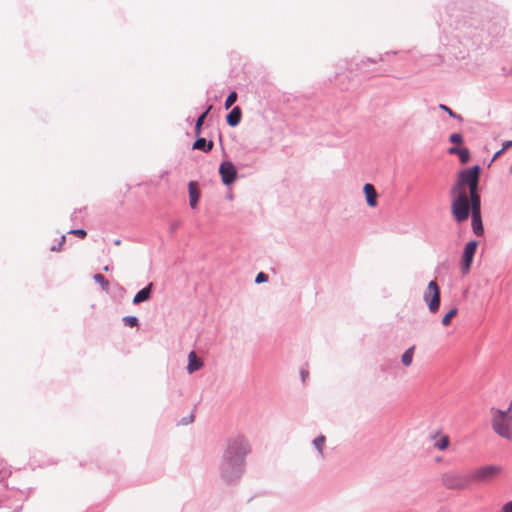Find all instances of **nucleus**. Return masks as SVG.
Returning <instances> with one entry per match:
<instances>
[{
  "label": "nucleus",
  "mask_w": 512,
  "mask_h": 512,
  "mask_svg": "<svg viewBox=\"0 0 512 512\" xmlns=\"http://www.w3.org/2000/svg\"><path fill=\"white\" fill-rule=\"evenodd\" d=\"M250 452L251 446L245 436L238 434L226 439L218 464L219 476L224 483L231 485L240 481Z\"/></svg>",
  "instance_id": "1"
},
{
  "label": "nucleus",
  "mask_w": 512,
  "mask_h": 512,
  "mask_svg": "<svg viewBox=\"0 0 512 512\" xmlns=\"http://www.w3.org/2000/svg\"><path fill=\"white\" fill-rule=\"evenodd\" d=\"M491 422L497 435L512 440V404L507 410L492 409Z\"/></svg>",
  "instance_id": "2"
},
{
  "label": "nucleus",
  "mask_w": 512,
  "mask_h": 512,
  "mask_svg": "<svg viewBox=\"0 0 512 512\" xmlns=\"http://www.w3.org/2000/svg\"><path fill=\"white\" fill-rule=\"evenodd\" d=\"M456 197L451 204V210L457 222L461 223L468 219L470 214L469 197L465 191L456 192Z\"/></svg>",
  "instance_id": "3"
},
{
  "label": "nucleus",
  "mask_w": 512,
  "mask_h": 512,
  "mask_svg": "<svg viewBox=\"0 0 512 512\" xmlns=\"http://www.w3.org/2000/svg\"><path fill=\"white\" fill-rule=\"evenodd\" d=\"M503 472L499 465H484L476 468L470 473L471 483H485L495 479Z\"/></svg>",
  "instance_id": "4"
},
{
  "label": "nucleus",
  "mask_w": 512,
  "mask_h": 512,
  "mask_svg": "<svg viewBox=\"0 0 512 512\" xmlns=\"http://www.w3.org/2000/svg\"><path fill=\"white\" fill-rule=\"evenodd\" d=\"M423 300L427 304L430 313L435 314L439 311L441 296L439 286L435 280L428 283V286L423 293Z\"/></svg>",
  "instance_id": "5"
},
{
  "label": "nucleus",
  "mask_w": 512,
  "mask_h": 512,
  "mask_svg": "<svg viewBox=\"0 0 512 512\" xmlns=\"http://www.w3.org/2000/svg\"><path fill=\"white\" fill-rule=\"evenodd\" d=\"M441 482L447 489L463 490L471 483L470 474L461 475L456 472H446L442 475Z\"/></svg>",
  "instance_id": "6"
},
{
  "label": "nucleus",
  "mask_w": 512,
  "mask_h": 512,
  "mask_svg": "<svg viewBox=\"0 0 512 512\" xmlns=\"http://www.w3.org/2000/svg\"><path fill=\"white\" fill-rule=\"evenodd\" d=\"M479 176L480 167L478 165L460 171V173L458 174L457 183L451 189V194H456V192L463 191L461 188L464 185H468L473 182L479 181Z\"/></svg>",
  "instance_id": "7"
},
{
  "label": "nucleus",
  "mask_w": 512,
  "mask_h": 512,
  "mask_svg": "<svg viewBox=\"0 0 512 512\" xmlns=\"http://www.w3.org/2000/svg\"><path fill=\"white\" fill-rule=\"evenodd\" d=\"M219 174L221 175L223 184L230 185L237 177V170L232 162L224 161L220 164Z\"/></svg>",
  "instance_id": "8"
},
{
  "label": "nucleus",
  "mask_w": 512,
  "mask_h": 512,
  "mask_svg": "<svg viewBox=\"0 0 512 512\" xmlns=\"http://www.w3.org/2000/svg\"><path fill=\"white\" fill-rule=\"evenodd\" d=\"M477 245H478L477 241H474V240L469 241L465 245L463 255H462V264H461L463 273H467L470 270L471 264L473 262V258H474V255H475V252L477 249Z\"/></svg>",
  "instance_id": "9"
},
{
  "label": "nucleus",
  "mask_w": 512,
  "mask_h": 512,
  "mask_svg": "<svg viewBox=\"0 0 512 512\" xmlns=\"http://www.w3.org/2000/svg\"><path fill=\"white\" fill-rule=\"evenodd\" d=\"M153 288V283H149L146 287L141 289L136 293V295L133 298V304L137 305L142 302L148 301L151 297V291Z\"/></svg>",
  "instance_id": "10"
},
{
  "label": "nucleus",
  "mask_w": 512,
  "mask_h": 512,
  "mask_svg": "<svg viewBox=\"0 0 512 512\" xmlns=\"http://www.w3.org/2000/svg\"><path fill=\"white\" fill-rule=\"evenodd\" d=\"M363 191L365 193L368 206L375 207L377 205V192L374 186L370 183H366L363 187Z\"/></svg>",
  "instance_id": "11"
},
{
  "label": "nucleus",
  "mask_w": 512,
  "mask_h": 512,
  "mask_svg": "<svg viewBox=\"0 0 512 512\" xmlns=\"http://www.w3.org/2000/svg\"><path fill=\"white\" fill-rule=\"evenodd\" d=\"M203 361L199 359L194 351H191L188 354V365H187V371L189 374H192L202 368Z\"/></svg>",
  "instance_id": "12"
},
{
  "label": "nucleus",
  "mask_w": 512,
  "mask_h": 512,
  "mask_svg": "<svg viewBox=\"0 0 512 512\" xmlns=\"http://www.w3.org/2000/svg\"><path fill=\"white\" fill-rule=\"evenodd\" d=\"M434 440L433 446L438 450H445L449 445V437L447 435H443L440 432H436L431 436Z\"/></svg>",
  "instance_id": "13"
},
{
  "label": "nucleus",
  "mask_w": 512,
  "mask_h": 512,
  "mask_svg": "<svg viewBox=\"0 0 512 512\" xmlns=\"http://www.w3.org/2000/svg\"><path fill=\"white\" fill-rule=\"evenodd\" d=\"M241 116V109L238 106H236L228 113V115L226 116V121L229 126L235 127L240 123Z\"/></svg>",
  "instance_id": "14"
},
{
  "label": "nucleus",
  "mask_w": 512,
  "mask_h": 512,
  "mask_svg": "<svg viewBox=\"0 0 512 512\" xmlns=\"http://www.w3.org/2000/svg\"><path fill=\"white\" fill-rule=\"evenodd\" d=\"M188 191H189V205L191 208H195L197 206V203H198L199 197H200V193L197 190L195 182L189 183Z\"/></svg>",
  "instance_id": "15"
},
{
  "label": "nucleus",
  "mask_w": 512,
  "mask_h": 512,
  "mask_svg": "<svg viewBox=\"0 0 512 512\" xmlns=\"http://www.w3.org/2000/svg\"><path fill=\"white\" fill-rule=\"evenodd\" d=\"M472 230L477 236H482L484 228L481 220V213H472Z\"/></svg>",
  "instance_id": "16"
},
{
  "label": "nucleus",
  "mask_w": 512,
  "mask_h": 512,
  "mask_svg": "<svg viewBox=\"0 0 512 512\" xmlns=\"http://www.w3.org/2000/svg\"><path fill=\"white\" fill-rule=\"evenodd\" d=\"M213 148V142L207 141L205 138H197V140L193 144V149L202 150L204 152H209Z\"/></svg>",
  "instance_id": "17"
},
{
  "label": "nucleus",
  "mask_w": 512,
  "mask_h": 512,
  "mask_svg": "<svg viewBox=\"0 0 512 512\" xmlns=\"http://www.w3.org/2000/svg\"><path fill=\"white\" fill-rule=\"evenodd\" d=\"M471 213H481V199L479 195L468 196Z\"/></svg>",
  "instance_id": "18"
},
{
  "label": "nucleus",
  "mask_w": 512,
  "mask_h": 512,
  "mask_svg": "<svg viewBox=\"0 0 512 512\" xmlns=\"http://www.w3.org/2000/svg\"><path fill=\"white\" fill-rule=\"evenodd\" d=\"M325 443H326V438L324 435H319L312 442L314 448L317 450L320 457H323V455H324L323 450L325 447Z\"/></svg>",
  "instance_id": "19"
},
{
  "label": "nucleus",
  "mask_w": 512,
  "mask_h": 512,
  "mask_svg": "<svg viewBox=\"0 0 512 512\" xmlns=\"http://www.w3.org/2000/svg\"><path fill=\"white\" fill-rule=\"evenodd\" d=\"M414 355V346L405 350V352L401 356V362L404 366L408 367L412 364Z\"/></svg>",
  "instance_id": "20"
},
{
  "label": "nucleus",
  "mask_w": 512,
  "mask_h": 512,
  "mask_svg": "<svg viewBox=\"0 0 512 512\" xmlns=\"http://www.w3.org/2000/svg\"><path fill=\"white\" fill-rule=\"evenodd\" d=\"M458 313L457 307H452L442 318L441 324L443 326H448L451 323L453 317H455Z\"/></svg>",
  "instance_id": "21"
},
{
  "label": "nucleus",
  "mask_w": 512,
  "mask_h": 512,
  "mask_svg": "<svg viewBox=\"0 0 512 512\" xmlns=\"http://www.w3.org/2000/svg\"><path fill=\"white\" fill-rule=\"evenodd\" d=\"M93 279L96 283H98L101 286V288L105 292L109 291V282L105 279V277L102 274H100V273L94 274Z\"/></svg>",
  "instance_id": "22"
},
{
  "label": "nucleus",
  "mask_w": 512,
  "mask_h": 512,
  "mask_svg": "<svg viewBox=\"0 0 512 512\" xmlns=\"http://www.w3.org/2000/svg\"><path fill=\"white\" fill-rule=\"evenodd\" d=\"M211 106L207 108L205 112H203L197 119L196 125H195V134L198 136L201 133V127L204 122L205 117L207 116L208 112L210 111Z\"/></svg>",
  "instance_id": "23"
},
{
  "label": "nucleus",
  "mask_w": 512,
  "mask_h": 512,
  "mask_svg": "<svg viewBox=\"0 0 512 512\" xmlns=\"http://www.w3.org/2000/svg\"><path fill=\"white\" fill-rule=\"evenodd\" d=\"M458 156H459L461 163L465 164L470 159V152L467 148L462 147L460 152L458 153Z\"/></svg>",
  "instance_id": "24"
},
{
  "label": "nucleus",
  "mask_w": 512,
  "mask_h": 512,
  "mask_svg": "<svg viewBox=\"0 0 512 512\" xmlns=\"http://www.w3.org/2000/svg\"><path fill=\"white\" fill-rule=\"evenodd\" d=\"M122 320L125 325L130 326V327H135L139 323L138 318L136 316H125V317H123Z\"/></svg>",
  "instance_id": "25"
},
{
  "label": "nucleus",
  "mask_w": 512,
  "mask_h": 512,
  "mask_svg": "<svg viewBox=\"0 0 512 512\" xmlns=\"http://www.w3.org/2000/svg\"><path fill=\"white\" fill-rule=\"evenodd\" d=\"M236 100H237V93L234 91L229 93V95L227 96L226 101H225V108L229 109L236 102Z\"/></svg>",
  "instance_id": "26"
},
{
  "label": "nucleus",
  "mask_w": 512,
  "mask_h": 512,
  "mask_svg": "<svg viewBox=\"0 0 512 512\" xmlns=\"http://www.w3.org/2000/svg\"><path fill=\"white\" fill-rule=\"evenodd\" d=\"M439 108L443 111H445L450 117L461 120V116L453 112L448 106L444 104H440Z\"/></svg>",
  "instance_id": "27"
},
{
  "label": "nucleus",
  "mask_w": 512,
  "mask_h": 512,
  "mask_svg": "<svg viewBox=\"0 0 512 512\" xmlns=\"http://www.w3.org/2000/svg\"><path fill=\"white\" fill-rule=\"evenodd\" d=\"M449 141L454 144H461L463 142V137L459 133H453L449 136Z\"/></svg>",
  "instance_id": "28"
},
{
  "label": "nucleus",
  "mask_w": 512,
  "mask_h": 512,
  "mask_svg": "<svg viewBox=\"0 0 512 512\" xmlns=\"http://www.w3.org/2000/svg\"><path fill=\"white\" fill-rule=\"evenodd\" d=\"M478 184H479V181H476V182H473V183L467 185L469 187V192H470L469 196L479 195L478 194Z\"/></svg>",
  "instance_id": "29"
},
{
  "label": "nucleus",
  "mask_w": 512,
  "mask_h": 512,
  "mask_svg": "<svg viewBox=\"0 0 512 512\" xmlns=\"http://www.w3.org/2000/svg\"><path fill=\"white\" fill-rule=\"evenodd\" d=\"M267 281H268V275L263 273V272L258 273L256 278H255V282L257 284L264 283V282H267Z\"/></svg>",
  "instance_id": "30"
},
{
  "label": "nucleus",
  "mask_w": 512,
  "mask_h": 512,
  "mask_svg": "<svg viewBox=\"0 0 512 512\" xmlns=\"http://www.w3.org/2000/svg\"><path fill=\"white\" fill-rule=\"evenodd\" d=\"M70 234H74V235H77L81 238L85 237L86 236V231L84 229H75V230H70L69 231Z\"/></svg>",
  "instance_id": "31"
},
{
  "label": "nucleus",
  "mask_w": 512,
  "mask_h": 512,
  "mask_svg": "<svg viewBox=\"0 0 512 512\" xmlns=\"http://www.w3.org/2000/svg\"><path fill=\"white\" fill-rule=\"evenodd\" d=\"M501 512H512V501L503 505Z\"/></svg>",
  "instance_id": "32"
},
{
  "label": "nucleus",
  "mask_w": 512,
  "mask_h": 512,
  "mask_svg": "<svg viewBox=\"0 0 512 512\" xmlns=\"http://www.w3.org/2000/svg\"><path fill=\"white\" fill-rule=\"evenodd\" d=\"M511 146H512V140H511V141H505V142L502 144L501 151H505V150H507L508 148H510Z\"/></svg>",
  "instance_id": "33"
},
{
  "label": "nucleus",
  "mask_w": 512,
  "mask_h": 512,
  "mask_svg": "<svg viewBox=\"0 0 512 512\" xmlns=\"http://www.w3.org/2000/svg\"><path fill=\"white\" fill-rule=\"evenodd\" d=\"M64 241H65V236L63 235V236L61 237V242L59 243V245H58V246H52V247H51V250H52V251H58V250H60V249H61V245H62V243H63Z\"/></svg>",
  "instance_id": "34"
},
{
  "label": "nucleus",
  "mask_w": 512,
  "mask_h": 512,
  "mask_svg": "<svg viewBox=\"0 0 512 512\" xmlns=\"http://www.w3.org/2000/svg\"><path fill=\"white\" fill-rule=\"evenodd\" d=\"M461 148H458V147H451L449 148L448 152L450 154H455V155H458V153L460 152Z\"/></svg>",
  "instance_id": "35"
},
{
  "label": "nucleus",
  "mask_w": 512,
  "mask_h": 512,
  "mask_svg": "<svg viewBox=\"0 0 512 512\" xmlns=\"http://www.w3.org/2000/svg\"><path fill=\"white\" fill-rule=\"evenodd\" d=\"M504 151H501V149L499 151H497L494 156H493V160L497 159Z\"/></svg>",
  "instance_id": "36"
},
{
  "label": "nucleus",
  "mask_w": 512,
  "mask_h": 512,
  "mask_svg": "<svg viewBox=\"0 0 512 512\" xmlns=\"http://www.w3.org/2000/svg\"><path fill=\"white\" fill-rule=\"evenodd\" d=\"M307 375H308V372H306V371H301V377H302V379H303V380L305 379V377H306Z\"/></svg>",
  "instance_id": "37"
},
{
  "label": "nucleus",
  "mask_w": 512,
  "mask_h": 512,
  "mask_svg": "<svg viewBox=\"0 0 512 512\" xmlns=\"http://www.w3.org/2000/svg\"><path fill=\"white\" fill-rule=\"evenodd\" d=\"M381 60H382V56H379L378 59L371 60V62L376 63V62L381 61Z\"/></svg>",
  "instance_id": "38"
},
{
  "label": "nucleus",
  "mask_w": 512,
  "mask_h": 512,
  "mask_svg": "<svg viewBox=\"0 0 512 512\" xmlns=\"http://www.w3.org/2000/svg\"><path fill=\"white\" fill-rule=\"evenodd\" d=\"M120 243H121V241L119 239L114 241L115 245H120Z\"/></svg>",
  "instance_id": "39"
},
{
  "label": "nucleus",
  "mask_w": 512,
  "mask_h": 512,
  "mask_svg": "<svg viewBox=\"0 0 512 512\" xmlns=\"http://www.w3.org/2000/svg\"><path fill=\"white\" fill-rule=\"evenodd\" d=\"M103 269H104V271H109L110 267L108 265H106Z\"/></svg>",
  "instance_id": "40"
}]
</instances>
